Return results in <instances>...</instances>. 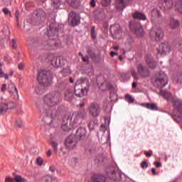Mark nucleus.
Listing matches in <instances>:
<instances>
[{
    "label": "nucleus",
    "instance_id": "nucleus-1",
    "mask_svg": "<svg viewBox=\"0 0 182 182\" xmlns=\"http://www.w3.org/2000/svg\"><path fill=\"white\" fill-rule=\"evenodd\" d=\"M62 102V95L58 91L48 93L44 96V104L39 107L40 113L44 114L43 120L50 124L58 117V111L51 108L58 106Z\"/></svg>",
    "mask_w": 182,
    "mask_h": 182
},
{
    "label": "nucleus",
    "instance_id": "nucleus-2",
    "mask_svg": "<svg viewBox=\"0 0 182 182\" xmlns=\"http://www.w3.org/2000/svg\"><path fill=\"white\" fill-rule=\"evenodd\" d=\"M59 25L58 24H50V26L47 28L46 36L49 38L48 40L41 43V47L46 50H55L59 46V43L56 41L55 36H58L59 32Z\"/></svg>",
    "mask_w": 182,
    "mask_h": 182
},
{
    "label": "nucleus",
    "instance_id": "nucleus-3",
    "mask_svg": "<svg viewBox=\"0 0 182 182\" xmlns=\"http://www.w3.org/2000/svg\"><path fill=\"white\" fill-rule=\"evenodd\" d=\"M164 96L167 99V100H170L172 104V106L174 107L173 112L172 114V117L175 122L177 123H180L182 122V101L176 99L171 98V94L168 92H164Z\"/></svg>",
    "mask_w": 182,
    "mask_h": 182
},
{
    "label": "nucleus",
    "instance_id": "nucleus-4",
    "mask_svg": "<svg viewBox=\"0 0 182 182\" xmlns=\"http://www.w3.org/2000/svg\"><path fill=\"white\" fill-rule=\"evenodd\" d=\"M89 87H90L89 80L84 79L80 82L75 83L74 87V93L77 97H83V96H86V95H87Z\"/></svg>",
    "mask_w": 182,
    "mask_h": 182
},
{
    "label": "nucleus",
    "instance_id": "nucleus-5",
    "mask_svg": "<svg viewBox=\"0 0 182 182\" xmlns=\"http://www.w3.org/2000/svg\"><path fill=\"white\" fill-rule=\"evenodd\" d=\"M37 80L40 85L43 86H49L52 82V75L50 71L42 70L38 73Z\"/></svg>",
    "mask_w": 182,
    "mask_h": 182
},
{
    "label": "nucleus",
    "instance_id": "nucleus-6",
    "mask_svg": "<svg viewBox=\"0 0 182 182\" xmlns=\"http://www.w3.org/2000/svg\"><path fill=\"white\" fill-rule=\"evenodd\" d=\"M152 82L156 87H159L161 89L162 87H164L166 85H167V75H166L164 73H157L152 77Z\"/></svg>",
    "mask_w": 182,
    "mask_h": 182
},
{
    "label": "nucleus",
    "instance_id": "nucleus-7",
    "mask_svg": "<svg viewBox=\"0 0 182 182\" xmlns=\"http://www.w3.org/2000/svg\"><path fill=\"white\" fill-rule=\"evenodd\" d=\"M129 28L132 32L136 35L138 38H141L144 35V31L143 30V27L140 23H136V21H130L129 22Z\"/></svg>",
    "mask_w": 182,
    "mask_h": 182
},
{
    "label": "nucleus",
    "instance_id": "nucleus-8",
    "mask_svg": "<svg viewBox=\"0 0 182 182\" xmlns=\"http://www.w3.org/2000/svg\"><path fill=\"white\" fill-rule=\"evenodd\" d=\"M151 38L155 39L156 42H160L164 36V31L161 28H151L149 33Z\"/></svg>",
    "mask_w": 182,
    "mask_h": 182
},
{
    "label": "nucleus",
    "instance_id": "nucleus-9",
    "mask_svg": "<svg viewBox=\"0 0 182 182\" xmlns=\"http://www.w3.org/2000/svg\"><path fill=\"white\" fill-rule=\"evenodd\" d=\"M77 144V140L76 139V136L75 134L69 135L65 141V149L68 150H73L75 147H76Z\"/></svg>",
    "mask_w": 182,
    "mask_h": 182
},
{
    "label": "nucleus",
    "instance_id": "nucleus-10",
    "mask_svg": "<svg viewBox=\"0 0 182 182\" xmlns=\"http://www.w3.org/2000/svg\"><path fill=\"white\" fill-rule=\"evenodd\" d=\"M100 90L102 92H106V90H110L109 97L112 99L113 97L116 96V91L113 85L110 84L108 81H104L100 86Z\"/></svg>",
    "mask_w": 182,
    "mask_h": 182
},
{
    "label": "nucleus",
    "instance_id": "nucleus-11",
    "mask_svg": "<svg viewBox=\"0 0 182 182\" xmlns=\"http://www.w3.org/2000/svg\"><path fill=\"white\" fill-rule=\"evenodd\" d=\"M72 127V114H66L63 119L61 124V129L64 132H69Z\"/></svg>",
    "mask_w": 182,
    "mask_h": 182
},
{
    "label": "nucleus",
    "instance_id": "nucleus-12",
    "mask_svg": "<svg viewBox=\"0 0 182 182\" xmlns=\"http://www.w3.org/2000/svg\"><path fill=\"white\" fill-rule=\"evenodd\" d=\"M171 48L168 43H162L159 45V48L156 49L157 54L156 56H164L167 53H170Z\"/></svg>",
    "mask_w": 182,
    "mask_h": 182
},
{
    "label": "nucleus",
    "instance_id": "nucleus-13",
    "mask_svg": "<svg viewBox=\"0 0 182 182\" xmlns=\"http://www.w3.org/2000/svg\"><path fill=\"white\" fill-rule=\"evenodd\" d=\"M68 21L71 26H77L80 24V15L75 11H70L68 14Z\"/></svg>",
    "mask_w": 182,
    "mask_h": 182
},
{
    "label": "nucleus",
    "instance_id": "nucleus-14",
    "mask_svg": "<svg viewBox=\"0 0 182 182\" xmlns=\"http://www.w3.org/2000/svg\"><path fill=\"white\" fill-rule=\"evenodd\" d=\"M151 22H154V23L161 22V21H163V14H161V11L157 9H152L151 11Z\"/></svg>",
    "mask_w": 182,
    "mask_h": 182
},
{
    "label": "nucleus",
    "instance_id": "nucleus-15",
    "mask_svg": "<svg viewBox=\"0 0 182 182\" xmlns=\"http://www.w3.org/2000/svg\"><path fill=\"white\" fill-rule=\"evenodd\" d=\"M102 109L100 108V105L97 103H91L88 106V112L92 117H97L100 114V111Z\"/></svg>",
    "mask_w": 182,
    "mask_h": 182
},
{
    "label": "nucleus",
    "instance_id": "nucleus-16",
    "mask_svg": "<svg viewBox=\"0 0 182 182\" xmlns=\"http://www.w3.org/2000/svg\"><path fill=\"white\" fill-rule=\"evenodd\" d=\"M137 72L141 77H149V76H150L149 68L143 65V64H139L137 65Z\"/></svg>",
    "mask_w": 182,
    "mask_h": 182
},
{
    "label": "nucleus",
    "instance_id": "nucleus-17",
    "mask_svg": "<svg viewBox=\"0 0 182 182\" xmlns=\"http://www.w3.org/2000/svg\"><path fill=\"white\" fill-rule=\"evenodd\" d=\"M145 62L149 69H156L157 68V63L155 62L153 55L151 54H146L145 55Z\"/></svg>",
    "mask_w": 182,
    "mask_h": 182
},
{
    "label": "nucleus",
    "instance_id": "nucleus-18",
    "mask_svg": "<svg viewBox=\"0 0 182 182\" xmlns=\"http://www.w3.org/2000/svg\"><path fill=\"white\" fill-rule=\"evenodd\" d=\"M34 15L36 16V19L38 22L41 23V22H45L46 19V13L43 9H39L34 11Z\"/></svg>",
    "mask_w": 182,
    "mask_h": 182
},
{
    "label": "nucleus",
    "instance_id": "nucleus-19",
    "mask_svg": "<svg viewBox=\"0 0 182 182\" xmlns=\"http://www.w3.org/2000/svg\"><path fill=\"white\" fill-rule=\"evenodd\" d=\"M159 6L161 9L168 11L171 8H173V0H161Z\"/></svg>",
    "mask_w": 182,
    "mask_h": 182
},
{
    "label": "nucleus",
    "instance_id": "nucleus-20",
    "mask_svg": "<svg viewBox=\"0 0 182 182\" xmlns=\"http://www.w3.org/2000/svg\"><path fill=\"white\" fill-rule=\"evenodd\" d=\"M87 134V131L85 127H80L76 131V137H77L79 140H85L86 139Z\"/></svg>",
    "mask_w": 182,
    "mask_h": 182
},
{
    "label": "nucleus",
    "instance_id": "nucleus-21",
    "mask_svg": "<svg viewBox=\"0 0 182 182\" xmlns=\"http://www.w3.org/2000/svg\"><path fill=\"white\" fill-rule=\"evenodd\" d=\"M8 90L10 95L13 96L14 99H15V97L17 96V97H19V94H18V89L15 86V84L14 82H10L8 85Z\"/></svg>",
    "mask_w": 182,
    "mask_h": 182
},
{
    "label": "nucleus",
    "instance_id": "nucleus-22",
    "mask_svg": "<svg viewBox=\"0 0 182 182\" xmlns=\"http://www.w3.org/2000/svg\"><path fill=\"white\" fill-rule=\"evenodd\" d=\"M132 18L134 19H138L139 21H146L147 16L142 12L135 11L132 14Z\"/></svg>",
    "mask_w": 182,
    "mask_h": 182
},
{
    "label": "nucleus",
    "instance_id": "nucleus-23",
    "mask_svg": "<svg viewBox=\"0 0 182 182\" xmlns=\"http://www.w3.org/2000/svg\"><path fill=\"white\" fill-rule=\"evenodd\" d=\"M109 32L112 35H114V36H117V35L120 34V26H119V24L111 26Z\"/></svg>",
    "mask_w": 182,
    "mask_h": 182
},
{
    "label": "nucleus",
    "instance_id": "nucleus-24",
    "mask_svg": "<svg viewBox=\"0 0 182 182\" xmlns=\"http://www.w3.org/2000/svg\"><path fill=\"white\" fill-rule=\"evenodd\" d=\"M110 178L114 181H122V173L119 171H114L111 172Z\"/></svg>",
    "mask_w": 182,
    "mask_h": 182
},
{
    "label": "nucleus",
    "instance_id": "nucleus-25",
    "mask_svg": "<svg viewBox=\"0 0 182 182\" xmlns=\"http://www.w3.org/2000/svg\"><path fill=\"white\" fill-rule=\"evenodd\" d=\"M92 182H107V178L105 176L99 174L92 177Z\"/></svg>",
    "mask_w": 182,
    "mask_h": 182
},
{
    "label": "nucleus",
    "instance_id": "nucleus-26",
    "mask_svg": "<svg viewBox=\"0 0 182 182\" xmlns=\"http://www.w3.org/2000/svg\"><path fill=\"white\" fill-rule=\"evenodd\" d=\"M28 43L30 46L32 48H38V46H42V43L39 42V38H33L29 40Z\"/></svg>",
    "mask_w": 182,
    "mask_h": 182
},
{
    "label": "nucleus",
    "instance_id": "nucleus-27",
    "mask_svg": "<svg viewBox=\"0 0 182 182\" xmlns=\"http://www.w3.org/2000/svg\"><path fill=\"white\" fill-rule=\"evenodd\" d=\"M8 109H14V107H8L6 103H0V114H5Z\"/></svg>",
    "mask_w": 182,
    "mask_h": 182
},
{
    "label": "nucleus",
    "instance_id": "nucleus-28",
    "mask_svg": "<svg viewBox=\"0 0 182 182\" xmlns=\"http://www.w3.org/2000/svg\"><path fill=\"white\" fill-rule=\"evenodd\" d=\"M87 53L90 56L92 60H93V62H95L97 63L100 62V57L97 56V55H96L95 52L92 51V50H88Z\"/></svg>",
    "mask_w": 182,
    "mask_h": 182
},
{
    "label": "nucleus",
    "instance_id": "nucleus-29",
    "mask_svg": "<svg viewBox=\"0 0 182 182\" xmlns=\"http://www.w3.org/2000/svg\"><path fill=\"white\" fill-rule=\"evenodd\" d=\"M64 95H65L64 99L68 102H69L72 100V99H73V91L68 89L65 91Z\"/></svg>",
    "mask_w": 182,
    "mask_h": 182
},
{
    "label": "nucleus",
    "instance_id": "nucleus-30",
    "mask_svg": "<svg viewBox=\"0 0 182 182\" xmlns=\"http://www.w3.org/2000/svg\"><path fill=\"white\" fill-rule=\"evenodd\" d=\"M179 26L180 22H178V20L171 18L169 24V28H171V29H177V28H178Z\"/></svg>",
    "mask_w": 182,
    "mask_h": 182
},
{
    "label": "nucleus",
    "instance_id": "nucleus-31",
    "mask_svg": "<svg viewBox=\"0 0 182 182\" xmlns=\"http://www.w3.org/2000/svg\"><path fill=\"white\" fill-rule=\"evenodd\" d=\"M77 117H80L81 120H83L84 119H86L87 117V112H86V109H80L78 112L77 113Z\"/></svg>",
    "mask_w": 182,
    "mask_h": 182
},
{
    "label": "nucleus",
    "instance_id": "nucleus-32",
    "mask_svg": "<svg viewBox=\"0 0 182 182\" xmlns=\"http://www.w3.org/2000/svg\"><path fill=\"white\" fill-rule=\"evenodd\" d=\"M52 65L54 68H60V66L63 65V63L60 61V58H57L52 60Z\"/></svg>",
    "mask_w": 182,
    "mask_h": 182
},
{
    "label": "nucleus",
    "instance_id": "nucleus-33",
    "mask_svg": "<svg viewBox=\"0 0 182 182\" xmlns=\"http://www.w3.org/2000/svg\"><path fill=\"white\" fill-rule=\"evenodd\" d=\"M72 116V123L73 124H80L82 123V119L80 117H77V114L75 115H74L73 117V114H71Z\"/></svg>",
    "mask_w": 182,
    "mask_h": 182
},
{
    "label": "nucleus",
    "instance_id": "nucleus-34",
    "mask_svg": "<svg viewBox=\"0 0 182 182\" xmlns=\"http://www.w3.org/2000/svg\"><path fill=\"white\" fill-rule=\"evenodd\" d=\"M53 180V176L46 175L41 178L40 182H52Z\"/></svg>",
    "mask_w": 182,
    "mask_h": 182
},
{
    "label": "nucleus",
    "instance_id": "nucleus-35",
    "mask_svg": "<svg viewBox=\"0 0 182 182\" xmlns=\"http://www.w3.org/2000/svg\"><path fill=\"white\" fill-rule=\"evenodd\" d=\"M175 8L178 14H181L182 15V0L176 1Z\"/></svg>",
    "mask_w": 182,
    "mask_h": 182
},
{
    "label": "nucleus",
    "instance_id": "nucleus-36",
    "mask_svg": "<svg viewBox=\"0 0 182 182\" xmlns=\"http://www.w3.org/2000/svg\"><path fill=\"white\" fill-rule=\"evenodd\" d=\"M144 106L150 110H157V105L156 104L146 103L144 104Z\"/></svg>",
    "mask_w": 182,
    "mask_h": 182
},
{
    "label": "nucleus",
    "instance_id": "nucleus-37",
    "mask_svg": "<svg viewBox=\"0 0 182 182\" xmlns=\"http://www.w3.org/2000/svg\"><path fill=\"white\" fill-rule=\"evenodd\" d=\"M95 29H96V27L95 26L91 27L90 35H91V38H92V41H95L97 38V35L96 34Z\"/></svg>",
    "mask_w": 182,
    "mask_h": 182
},
{
    "label": "nucleus",
    "instance_id": "nucleus-38",
    "mask_svg": "<svg viewBox=\"0 0 182 182\" xmlns=\"http://www.w3.org/2000/svg\"><path fill=\"white\" fill-rule=\"evenodd\" d=\"M67 2L70 6H72L74 9L79 8V4H76L75 0H67Z\"/></svg>",
    "mask_w": 182,
    "mask_h": 182
},
{
    "label": "nucleus",
    "instance_id": "nucleus-39",
    "mask_svg": "<svg viewBox=\"0 0 182 182\" xmlns=\"http://www.w3.org/2000/svg\"><path fill=\"white\" fill-rule=\"evenodd\" d=\"M14 181L16 182H28L26 179L21 176L20 175H16L14 178Z\"/></svg>",
    "mask_w": 182,
    "mask_h": 182
},
{
    "label": "nucleus",
    "instance_id": "nucleus-40",
    "mask_svg": "<svg viewBox=\"0 0 182 182\" xmlns=\"http://www.w3.org/2000/svg\"><path fill=\"white\" fill-rule=\"evenodd\" d=\"M174 45L176 46V48H178V49H179V50L181 52H182V41L181 40L179 41H175L173 42Z\"/></svg>",
    "mask_w": 182,
    "mask_h": 182
},
{
    "label": "nucleus",
    "instance_id": "nucleus-41",
    "mask_svg": "<svg viewBox=\"0 0 182 182\" xmlns=\"http://www.w3.org/2000/svg\"><path fill=\"white\" fill-rule=\"evenodd\" d=\"M97 121L96 120H91L89 124H88V127L90 130H94L95 129V126H96V123Z\"/></svg>",
    "mask_w": 182,
    "mask_h": 182
},
{
    "label": "nucleus",
    "instance_id": "nucleus-42",
    "mask_svg": "<svg viewBox=\"0 0 182 182\" xmlns=\"http://www.w3.org/2000/svg\"><path fill=\"white\" fill-rule=\"evenodd\" d=\"M36 93L37 95H43L45 93V90L42 87H37L36 88Z\"/></svg>",
    "mask_w": 182,
    "mask_h": 182
},
{
    "label": "nucleus",
    "instance_id": "nucleus-43",
    "mask_svg": "<svg viewBox=\"0 0 182 182\" xmlns=\"http://www.w3.org/2000/svg\"><path fill=\"white\" fill-rule=\"evenodd\" d=\"M2 12L3 14H4V15H6V16H11L12 15V13L11 12V11H9V9L6 7L2 9Z\"/></svg>",
    "mask_w": 182,
    "mask_h": 182
},
{
    "label": "nucleus",
    "instance_id": "nucleus-44",
    "mask_svg": "<svg viewBox=\"0 0 182 182\" xmlns=\"http://www.w3.org/2000/svg\"><path fill=\"white\" fill-rule=\"evenodd\" d=\"M94 163L95 164H100V163H103V157L102 156H97L95 160Z\"/></svg>",
    "mask_w": 182,
    "mask_h": 182
},
{
    "label": "nucleus",
    "instance_id": "nucleus-45",
    "mask_svg": "<svg viewBox=\"0 0 182 182\" xmlns=\"http://www.w3.org/2000/svg\"><path fill=\"white\" fill-rule=\"evenodd\" d=\"M16 126H17V127H19V129L23 127V122L21 119V118L16 120Z\"/></svg>",
    "mask_w": 182,
    "mask_h": 182
},
{
    "label": "nucleus",
    "instance_id": "nucleus-46",
    "mask_svg": "<svg viewBox=\"0 0 182 182\" xmlns=\"http://www.w3.org/2000/svg\"><path fill=\"white\" fill-rule=\"evenodd\" d=\"M53 2L54 8H59L60 6V0H50Z\"/></svg>",
    "mask_w": 182,
    "mask_h": 182
},
{
    "label": "nucleus",
    "instance_id": "nucleus-47",
    "mask_svg": "<svg viewBox=\"0 0 182 182\" xmlns=\"http://www.w3.org/2000/svg\"><path fill=\"white\" fill-rule=\"evenodd\" d=\"M50 144L53 146L55 153H57L58 152V143H56L55 141H51Z\"/></svg>",
    "mask_w": 182,
    "mask_h": 182
},
{
    "label": "nucleus",
    "instance_id": "nucleus-48",
    "mask_svg": "<svg viewBox=\"0 0 182 182\" xmlns=\"http://www.w3.org/2000/svg\"><path fill=\"white\" fill-rule=\"evenodd\" d=\"M125 99L128 103H133V102H134V100L132 97V96H130V95H126Z\"/></svg>",
    "mask_w": 182,
    "mask_h": 182
},
{
    "label": "nucleus",
    "instance_id": "nucleus-49",
    "mask_svg": "<svg viewBox=\"0 0 182 182\" xmlns=\"http://www.w3.org/2000/svg\"><path fill=\"white\" fill-rule=\"evenodd\" d=\"M10 46H11L12 49H16L17 45H16V40L12 39L10 42Z\"/></svg>",
    "mask_w": 182,
    "mask_h": 182
},
{
    "label": "nucleus",
    "instance_id": "nucleus-50",
    "mask_svg": "<svg viewBox=\"0 0 182 182\" xmlns=\"http://www.w3.org/2000/svg\"><path fill=\"white\" fill-rule=\"evenodd\" d=\"M101 4L102 6H109V5H110V0H101Z\"/></svg>",
    "mask_w": 182,
    "mask_h": 182
},
{
    "label": "nucleus",
    "instance_id": "nucleus-51",
    "mask_svg": "<svg viewBox=\"0 0 182 182\" xmlns=\"http://www.w3.org/2000/svg\"><path fill=\"white\" fill-rule=\"evenodd\" d=\"M131 75L133 76V77L137 80L139 79V75H137V73L134 70H131Z\"/></svg>",
    "mask_w": 182,
    "mask_h": 182
},
{
    "label": "nucleus",
    "instance_id": "nucleus-52",
    "mask_svg": "<svg viewBox=\"0 0 182 182\" xmlns=\"http://www.w3.org/2000/svg\"><path fill=\"white\" fill-rule=\"evenodd\" d=\"M36 163L38 166H42L43 164V159L41 157H38L36 159Z\"/></svg>",
    "mask_w": 182,
    "mask_h": 182
},
{
    "label": "nucleus",
    "instance_id": "nucleus-53",
    "mask_svg": "<svg viewBox=\"0 0 182 182\" xmlns=\"http://www.w3.org/2000/svg\"><path fill=\"white\" fill-rule=\"evenodd\" d=\"M89 151L90 154H93L94 153H96V146H90Z\"/></svg>",
    "mask_w": 182,
    "mask_h": 182
},
{
    "label": "nucleus",
    "instance_id": "nucleus-54",
    "mask_svg": "<svg viewBox=\"0 0 182 182\" xmlns=\"http://www.w3.org/2000/svg\"><path fill=\"white\" fill-rule=\"evenodd\" d=\"M141 168H144V167H145V168H147V167H149V164H147L146 161H142L141 163Z\"/></svg>",
    "mask_w": 182,
    "mask_h": 182
},
{
    "label": "nucleus",
    "instance_id": "nucleus-55",
    "mask_svg": "<svg viewBox=\"0 0 182 182\" xmlns=\"http://www.w3.org/2000/svg\"><path fill=\"white\" fill-rule=\"evenodd\" d=\"M144 154L146 157H151L153 156V151H151L150 152L145 151Z\"/></svg>",
    "mask_w": 182,
    "mask_h": 182
},
{
    "label": "nucleus",
    "instance_id": "nucleus-56",
    "mask_svg": "<svg viewBox=\"0 0 182 182\" xmlns=\"http://www.w3.org/2000/svg\"><path fill=\"white\" fill-rule=\"evenodd\" d=\"M82 62H85V63H89V57L87 55L82 57Z\"/></svg>",
    "mask_w": 182,
    "mask_h": 182
},
{
    "label": "nucleus",
    "instance_id": "nucleus-57",
    "mask_svg": "<svg viewBox=\"0 0 182 182\" xmlns=\"http://www.w3.org/2000/svg\"><path fill=\"white\" fill-rule=\"evenodd\" d=\"M18 68L19 70H23V68H25V65L23 63H20L18 65Z\"/></svg>",
    "mask_w": 182,
    "mask_h": 182
},
{
    "label": "nucleus",
    "instance_id": "nucleus-58",
    "mask_svg": "<svg viewBox=\"0 0 182 182\" xmlns=\"http://www.w3.org/2000/svg\"><path fill=\"white\" fill-rule=\"evenodd\" d=\"M3 1L6 6H9V5H11L12 2V0H3Z\"/></svg>",
    "mask_w": 182,
    "mask_h": 182
},
{
    "label": "nucleus",
    "instance_id": "nucleus-59",
    "mask_svg": "<svg viewBox=\"0 0 182 182\" xmlns=\"http://www.w3.org/2000/svg\"><path fill=\"white\" fill-rule=\"evenodd\" d=\"M90 6H92V8H95L96 6V1L95 0H91L90 2Z\"/></svg>",
    "mask_w": 182,
    "mask_h": 182
},
{
    "label": "nucleus",
    "instance_id": "nucleus-60",
    "mask_svg": "<svg viewBox=\"0 0 182 182\" xmlns=\"http://www.w3.org/2000/svg\"><path fill=\"white\" fill-rule=\"evenodd\" d=\"M154 166H156V167H157L158 168L161 167V162L160 161H155L154 163Z\"/></svg>",
    "mask_w": 182,
    "mask_h": 182
},
{
    "label": "nucleus",
    "instance_id": "nucleus-61",
    "mask_svg": "<svg viewBox=\"0 0 182 182\" xmlns=\"http://www.w3.org/2000/svg\"><path fill=\"white\" fill-rule=\"evenodd\" d=\"M50 171H51V173H55V171H56V167H55V166H51L49 168Z\"/></svg>",
    "mask_w": 182,
    "mask_h": 182
},
{
    "label": "nucleus",
    "instance_id": "nucleus-62",
    "mask_svg": "<svg viewBox=\"0 0 182 182\" xmlns=\"http://www.w3.org/2000/svg\"><path fill=\"white\" fill-rule=\"evenodd\" d=\"M3 33H5V35H8L9 33V28L6 27L5 28H4Z\"/></svg>",
    "mask_w": 182,
    "mask_h": 182
},
{
    "label": "nucleus",
    "instance_id": "nucleus-63",
    "mask_svg": "<svg viewBox=\"0 0 182 182\" xmlns=\"http://www.w3.org/2000/svg\"><path fill=\"white\" fill-rule=\"evenodd\" d=\"M100 130L102 133H105L106 132V127L103 124L100 126Z\"/></svg>",
    "mask_w": 182,
    "mask_h": 182
},
{
    "label": "nucleus",
    "instance_id": "nucleus-64",
    "mask_svg": "<svg viewBox=\"0 0 182 182\" xmlns=\"http://www.w3.org/2000/svg\"><path fill=\"white\" fill-rule=\"evenodd\" d=\"M6 90V84H3L1 88V92H5Z\"/></svg>",
    "mask_w": 182,
    "mask_h": 182
}]
</instances>
